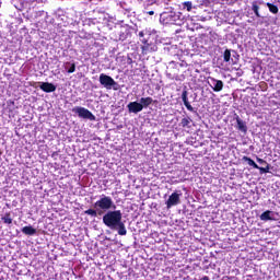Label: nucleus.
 Returning <instances> with one entry per match:
<instances>
[{
  "label": "nucleus",
  "instance_id": "obj_15",
  "mask_svg": "<svg viewBox=\"0 0 280 280\" xmlns=\"http://www.w3.org/2000/svg\"><path fill=\"white\" fill-rule=\"evenodd\" d=\"M22 233H24V235H36V229L31 225H26L22 229Z\"/></svg>",
  "mask_w": 280,
  "mask_h": 280
},
{
  "label": "nucleus",
  "instance_id": "obj_23",
  "mask_svg": "<svg viewBox=\"0 0 280 280\" xmlns=\"http://www.w3.org/2000/svg\"><path fill=\"white\" fill-rule=\"evenodd\" d=\"M66 65H70V68L67 70V73H75V62H66Z\"/></svg>",
  "mask_w": 280,
  "mask_h": 280
},
{
  "label": "nucleus",
  "instance_id": "obj_19",
  "mask_svg": "<svg viewBox=\"0 0 280 280\" xmlns=\"http://www.w3.org/2000/svg\"><path fill=\"white\" fill-rule=\"evenodd\" d=\"M266 167H261V166H258V168L256 170H259L260 174H270V164H265Z\"/></svg>",
  "mask_w": 280,
  "mask_h": 280
},
{
  "label": "nucleus",
  "instance_id": "obj_4",
  "mask_svg": "<svg viewBox=\"0 0 280 280\" xmlns=\"http://www.w3.org/2000/svg\"><path fill=\"white\" fill-rule=\"evenodd\" d=\"M72 113H74V115H78V117H80L81 119H89L90 121H95V115H93V113L85 107H73Z\"/></svg>",
  "mask_w": 280,
  "mask_h": 280
},
{
  "label": "nucleus",
  "instance_id": "obj_3",
  "mask_svg": "<svg viewBox=\"0 0 280 280\" xmlns=\"http://www.w3.org/2000/svg\"><path fill=\"white\" fill-rule=\"evenodd\" d=\"M100 84H102V86H104V89H107L108 91H110V89H113L114 91H117L119 86V84L116 82L115 79H113V77L107 75L105 73H101L100 74V79H98Z\"/></svg>",
  "mask_w": 280,
  "mask_h": 280
},
{
  "label": "nucleus",
  "instance_id": "obj_25",
  "mask_svg": "<svg viewBox=\"0 0 280 280\" xmlns=\"http://www.w3.org/2000/svg\"><path fill=\"white\" fill-rule=\"evenodd\" d=\"M135 62L130 56L127 57V65H132Z\"/></svg>",
  "mask_w": 280,
  "mask_h": 280
},
{
  "label": "nucleus",
  "instance_id": "obj_6",
  "mask_svg": "<svg viewBox=\"0 0 280 280\" xmlns=\"http://www.w3.org/2000/svg\"><path fill=\"white\" fill-rule=\"evenodd\" d=\"M180 196H183V194L173 192L165 202L166 209H172V207H176V205H180Z\"/></svg>",
  "mask_w": 280,
  "mask_h": 280
},
{
  "label": "nucleus",
  "instance_id": "obj_2",
  "mask_svg": "<svg viewBox=\"0 0 280 280\" xmlns=\"http://www.w3.org/2000/svg\"><path fill=\"white\" fill-rule=\"evenodd\" d=\"M110 209H117L113 198L103 195L96 202H94V209H88L84 211L85 215L91 218H97V215H104V212L110 211Z\"/></svg>",
  "mask_w": 280,
  "mask_h": 280
},
{
  "label": "nucleus",
  "instance_id": "obj_9",
  "mask_svg": "<svg viewBox=\"0 0 280 280\" xmlns=\"http://www.w3.org/2000/svg\"><path fill=\"white\" fill-rule=\"evenodd\" d=\"M189 92L187 90H183L182 92V101L184 102V106L189 110L190 113H194V106H191V103H189Z\"/></svg>",
  "mask_w": 280,
  "mask_h": 280
},
{
  "label": "nucleus",
  "instance_id": "obj_20",
  "mask_svg": "<svg viewBox=\"0 0 280 280\" xmlns=\"http://www.w3.org/2000/svg\"><path fill=\"white\" fill-rule=\"evenodd\" d=\"M223 60L225 62H231V49H225L223 52Z\"/></svg>",
  "mask_w": 280,
  "mask_h": 280
},
{
  "label": "nucleus",
  "instance_id": "obj_24",
  "mask_svg": "<svg viewBox=\"0 0 280 280\" xmlns=\"http://www.w3.org/2000/svg\"><path fill=\"white\" fill-rule=\"evenodd\" d=\"M257 163H259L260 165H268V162L261 158H256Z\"/></svg>",
  "mask_w": 280,
  "mask_h": 280
},
{
  "label": "nucleus",
  "instance_id": "obj_18",
  "mask_svg": "<svg viewBox=\"0 0 280 280\" xmlns=\"http://www.w3.org/2000/svg\"><path fill=\"white\" fill-rule=\"evenodd\" d=\"M2 222L4 224H12V214L10 212H7L2 218Z\"/></svg>",
  "mask_w": 280,
  "mask_h": 280
},
{
  "label": "nucleus",
  "instance_id": "obj_10",
  "mask_svg": "<svg viewBox=\"0 0 280 280\" xmlns=\"http://www.w3.org/2000/svg\"><path fill=\"white\" fill-rule=\"evenodd\" d=\"M39 89L44 91V93H54L56 91V85H54V83L43 82L39 85Z\"/></svg>",
  "mask_w": 280,
  "mask_h": 280
},
{
  "label": "nucleus",
  "instance_id": "obj_27",
  "mask_svg": "<svg viewBox=\"0 0 280 280\" xmlns=\"http://www.w3.org/2000/svg\"><path fill=\"white\" fill-rule=\"evenodd\" d=\"M200 280H211V279H209V276H203Z\"/></svg>",
  "mask_w": 280,
  "mask_h": 280
},
{
  "label": "nucleus",
  "instance_id": "obj_26",
  "mask_svg": "<svg viewBox=\"0 0 280 280\" xmlns=\"http://www.w3.org/2000/svg\"><path fill=\"white\" fill-rule=\"evenodd\" d=\"M139 38H144L145 36V33L143 31H140L139 34H138Z\"/></svg>",
  "mask_w": 280,
  "mask_h": 280
},
{
  "label": "nucleus",
  "instance_id": "obj_17",
  "mask_svg": "<svg viewBox=\"0 0 280 280\" xmlns=\"http://www.w3.org/2000/svg\"><path fill=\"white\" fill-rule=\"evenodd\" d=\"M267 8H269V12H271V14H279V7H277V4L267 2Z\"/></svg>",
  "mask_w": 280,
  "mask_h": 280
},
{
  "label": "nucleus",
  "instance_id": "obj_22",
  "mask_svg": "<svg viewBox=\"0 0 280 280\" xmlns=\"http://www.w3.org/2000/svg\"><path fill=\"white\" fill-rule=\"evenodd\" d=\"M183 7L186 8L187 12H191L194 4L191 3V1H186L183 3Z\"/></svg>",
  "mask_w": 280,
  "mask_h": 280
},
{
  "label": "nucleus",
  "instance_id": "obj_1",
  "mask_svg": "<svg viewBox=\"0 0 280 280\" xmlns=\"http://www.w3.org/2000/svg\"><path fill=\"white\" fill-rule=\"evenodd\" d=\"M122 218L124 214L121 213V210H108L103 215V224L108 229H112V231H117L118 235H127L128 230H126V224L121 221Z\"/></svg>",
  "mask_w": 280,
  "mask_h": 280
},
{
  "label": "nucleus",
  "instance_id": "obj_16",
  "mask_svg": "<svg viewBox=\"0 0 280 280\" xmlns=\"http://www.w3.org/2000/svg\"><path fill=\"white\" fill-rule=\"evenodd\" d=\"M179 126L182 128H191V118L185 117L180 120Z\"/></svg>",
  "mask_w": 280,
  "mask_h": 280
},
{
  "label": "nucleus",
  "instance_id": "obj_8",
  "mask_svg": "<svg viewBox=\"0 0 280 280\" xmlns=\"http://www.w3.org/2000/svg\"><path fill=\"white\" fill-rule=\"evenodd\" d=\"M128 108V113H133L135 115H137V113H141V110H143V105H141V103L139 102H130L127 105Z\"/></svg>",
  "mask_w": 280,
  "mask_h": 280
},
{
  "label": "nucleus",
  "instance_id": "obj_7",
  "mask_svg": "<svg viewBox=\"0 0 280 280\" xmlns=\"http://www.w3.org/2000/svg\"><path fill=\"white\" fill-rule=\"evenodd\" d=\"M209 80L212 82L211 89L214 93H220L222 89H224V82L222 80H218L213 77H210Z\"/></svg>",
  "mask_w": 280,
  "mask_h": 280
},
{
  "label": "nucleus",
  "instance_id": "obj_11",
  "mask_svg": "<svg viewBox=\"0 0 280 280\" xmlns=\"http://www.w3.org/2000/svg\"><path fill=\"white\" fill-rule=\"evenodd\" d=\"M236 119V128L237 130H240L241 132H248V127L246 126V121L242 120V118H240V116L235 117Z\"/></svg>",
  "mask_w": 280,
  "mask_h": 280
},
{
  "label": "nucleus",
  "instance_id": "obj_29",
  "mask_svg": "<svg viewBox=\"0 0 280 280\" xmlns=\"http://www.w3.org/2000/svg\"><path fill=\"white\" fill-rule=\"evenodd\" d=\"M97 1L102 2V1H104V0H97Z\"/></svg>",
  "mask_w": 280,
  "mask_h": 280
},
{
  "label": "nucleus",
  "instance_id": "obj_5",
  "mask_svg": "<svg viewBox=\"0 0 280 280\" xmlns=\"http://www.w3.org/2000/svg\"><path fill=\"white\" fill-rule=\"evenodd\" d=\"M142 43L141 49L143 56H148V54H154V51L159 50L156 43L150 42L148 38L140 39Z\"/></svg>",
  "mask_w": 280,
  "mask_h": 280
},
{
  "label": "nucleus",
  "instance_id": "obj_14",
  "mask_svg": "<svg viewBox=\"0 0 280 280\" xmlns=\"http://www.w3.org/2000/svg\"><path fill=\"white\" fill-rule=\"evenodd\" d=\"M260 220H262V222H268V221L272 220V211L267 210V211L262 212L260 214Z\"/></svg>",
  "mask_w": 280,
  "mask_h": 280
},
{
  "label": "nucleus",
  "instance_id": "obj_21",
  "mask_svg": "<svg viewBox=\"0 0 280 280\" xmlns=\"http://www.w3.org/2000/svg\"><path fill=\"white\" fill-rule=\"evenodd\" d=\"M252 10L254 12V14H256L257 19H261V15L259 14V5H257V3H253L252 5Z\"/></svg>",
  "mask_w": 280,
  "mask_h": 280
},
{
  "label": "nucleus",
  "instance_id": "obj_13",
  "mask_svg": "<svg viewBox=\"0 0 280 280\" xmlns=\"http://www.w3.org/2000/svg\"><path fill=\"white\" fill-rule=\"evenodd\" d=\"M242 161H245L247 163V165H249V167H254V170L259 168V165H257V163H255L253 159H250V158H248L246 155H244L242 158Z\"/></svg>",
  "mask_w": 280,
  "mask_h": 280
},
{
  "label": "nucleus",
  "instance_id": "obj_28",
  "mask_svg": "<svg viewBox=\"0 0 280 280\" xmlns=\"http://www.w3.org/2000/svg\"><path fill=\"white\" fill-rule=\"evenodd\" d=\"M148 14H149L150 16H154V11H149Z\"/></svg>",
  "mask_w": 280,
  "mask_h": 280
},
{
  "label": "nucleus",
  "instance_id": "obj_12",
  "mask_svg": "<svg viewBox=\"0 0 280 280\" xmlns=\"http://www.w3.org/2000/svg\"><path fill=\"white\" fill-rule=\"evenodd\" d=\"M152 97L148 96V97H141L140 98V104L143 108H148V106H151V104H155L156 101H154Z\"/></svg>",
  "mask_w": 280,
  "mask_h": 280
}]
</instances>
